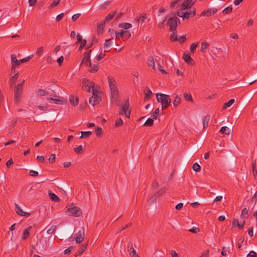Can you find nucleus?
<instances>
[{
	"label": "nucleus",
	"instance_id": "f257e3e1",
	"mask_svg": "<svg viewBox=\"0 0 257 257\" xmlns=\"http://www.w3.org/2000/svg\"><path fill=\"white\" fill-rule=\"evenodd\" d=\"M92 50H89L84 54V56L81 63V65L84 63L86 66H89L90 68L89 71L91 73H95L98 70L99 64L97 63L93 65L91 64L90 60V54Z\"/></svg>",
	"mask_w": 257,
	"mask_h": 257
},
{
	"label": "nucleus",
	"instance_id": "f03ea898",
	"mask_svg": "<svg viewBox=\"0 0 257 257\" xmlns=\"http://www.w3.org/2000/svg\"><path fill=\"white\" fill-rule=\"evenodd\" d=\"M156 98L159 102H161L163 109L167 108L170 105L171 100L168 95L163 93H157Z\"/></svg>",
	"mask_w": 257,
	"mask_h": 257
},
{
	"label": "nucleus",
	"instance_id": "7ed1b4c3",
	"mask_svg": "<svg viewBox=\"0 0 257 257\" xmlns=\"http://www.w3.org/2000/svg\"><path fill=\"white\" fill-rule=\"evenodd\" d=\"M33 55H30L26 58H24L22 59L18 60L17 57L15 54L11 55V61H12V70L15 69L17 67L21 64L28 62L30 59H31L33 57Z\"/></svg>",
	"mask_w": 257,
	"mask_h": 257
},
{
	"label": "nucleus",
	"instance_id": "20e7f679",
	"mask_svg": "<svg viewBox=\"0 0 257 257\" xmlns=\"http://www.w3.org/2000/svg\"><path fill=\"white\" fill-rule=\"evenodd\" d=\"M170 18L167 21V25L170 26V31H176L178 25H180V21L178 18L175 16Z\"/></svg>",
	"mask_w": 257,
	"mask_h": 257
},
{
	"label": "nucleus",
	"instance_id": "39448f33",
	"mask_svg": "<svg viewBox=\"0 0 257 257\" xmlns=\"http://www.w3.org/2000/svg\"><path fill=\"white\" fill-rule=\"evenodd\" d=\"M111 90V101L114 102H116L118 98V91L115 84H111L109 86Z\"/></svg>",
	"mask_w": 257,
	"mask_h": 257
},
{
	"label": "nucleus",
	"instance_id": "423d86ee",
	"mask_svg": "<svg viewBox=\"0 0 257 257\" xmlns=\"http://www.w3.org/2000/svg\"><path fill=\"white\" fill-rule=\"evenodd\" d=\"M67 213L69 215L74 216H80L82 214L81 209L76 206L68 208Z\"/></svg>",
	"mask_w": 257,
	"mask_h": 257
},
{
	"label": "nucleus",
	"instance_id": "0eeeda50",
	"mask_svg": "<svg viewBox=\"0 0 257 257\" xmlns=\"http://www.w3.org/2000/svg\"><path fill=\"white\" fill-rule=\"evenodd\" d=\"M84 229L83 227L81 228L77 233L74 234V238L76 242L77 243H81L84 240Z\"/></svg>",
	"mask_w": 257,
	"mask_h": 257
},
{
	"label": "nucleus",
	"instance_id": "6e6552de",
	"mask_svg": "<svg viewBox=\"0 0 257 257\" xmlns=\"http://www.w3.org/2000/svg\"><path fill=\"white\" fill-rule=\"evenodd\" d=\"M195 0H185L181 6V10L182 11L191 8V7L195 3Z\"/></svg>",
	"mask_w": 257,
	"mask_h": 257
},
{
	"label": "nucleus",
	"instance_id": "1a4fd4ad",
	"mask_svg": "<svg viewBox=\"0 0 257 257\" xmlns=\"http://www.w3.org/2000/svg\"><path fill=\"white\" fill-rule=\"evenodd\" d=\"M127 251L131 257H139V255L135 249L131 241H130L127 244Z\"/></svg>",
	"mask_w": 257,
	"mask_h": 257
},
{
	"label": "nucleus",
	"instance_id": "9d476101",
	"mask_svg": "<svg viewBox=\"0 0 257 257\" xmlns=\"http://www.w3.org/2000/svg\"><path fill=\"white\" fill-rule=\"evenodd\" d=\"M23 90L18 88H16L14 90V100L15 103H18L19 102L21 99Z\"/></svg>",
	"mask_w": 257,
	"mask_h": 257
},
{
	"label": "nucleus",
	"instance_id": "9b49d317",
	"mask_svg": "<svg viewBox=\"0 0 257 257\" xmlns=\"http://www.w3.org/2000/svg\"><path fill=\"white\" fill-rule=\"evenodd\" d=\"M93 84V82L88 79H84L83 84V87L84 90L90 92L91 89V86H92Z\"/></svg>",
	"mask_w": 257,
	"mask_h": 257
},
{
	"label": "nucleus",
	"instance_id": "f8f14e48",
	"mask_svg": "<svg viewBox=\"0 0 257 257\" xmlns=\"http://www.w3.org/2000/svg\"><path fill=\"white\" fill-rule=\"evenodd\" d=\"M217 12V9L215 8L209 9L207 10H204L202 12L200 16H207L210 17L212 15H214Z\"/></svg>",
	"mask_w": 257,
	"mask_h": 257
},
{
	"label": "nucleus",
	"instance_id": "ddd939ff",
	"mask_svg": "<svg viewBox=\"0 0 257 257\" xmlns=\"http://www.w3.org/2000/svg\"><path fill=\"white\" fill-rule=\"evenodd\" d=\"M196 15V9L195 8H192L190 10L189 12H185L184 15V20L185 19H189L190 18L194 17Z\"/></svg>",
	"mask_w": 257,
	"mask_h": 257
},
{
	"label": "nucleus",
	"instance_id": "4468645a",
	"mask_svg": "<svg viewBox=\"0 0 257 257\" xmlns=\"http://www.w3.org/2000/svg\"><path fill=\"white\" fill-rule=\"evenodd\" d=\"M183 59L186 63L190 65L193 66L195 64L193 59L190 57L188 53H184L183 56Z\"/></svg>",
	"mask_w": 257,
	"mask_h": 257
},
{
	"label": "nucleus",
	"instance_id": "2eb2a0df",
	"mask_svg": "<svg viewBox=\"0 0 257 257\" xmlns=\"http://www.w3.org/2000/svg\"><path fill=\"white\" fill-rule=\"evenodd\" d=\"M101 101V98L98 96V95H92L91 97L89 98V103L92 104L93 106L99 103Z\"/></svg>",
	"mask_w": 257,
	"mask_h": 257
},
{
	"label": "nucleus",
	"instance_id": "dca6fc26",
	"mask_svg": "<svg viewBox=\"0 0 257 257\" xmlns=\"http://www.w3.org/2000/svg\"><path fill=\"white\" fill-rule=\"evenodd\" d=\"M69 101L72 105L75 106L78 104L79 99L73 95H71L69 97Z\"/></svg>",
	"mask_w": 257,
	"mask_h": 257
},
{
	"label": "nucleus",
	"instance_id": "f3484780",
	"mask_svg": "<svg viewBox=\"0 0 257 257\" xmlns=\"http://www.w3.org/2000/svg\"><path fill=\"white\" fill-rule=\"evenodd\" d=\"M145 96L144 98V100L147 101L150 99L152 92V91L148 87H146L145 90Z\"/></svg>",
	"mask_w": 257,
	"mask_h": 257
},
{
	"label": "nucleus",
	"instance_id": "a211bd4d",
	"mask_svg": "<svg viewBox=\"0 0 257 257\" xmlns=\"http://www.w3.org/2000/svg\"><path fill=\"white\" fill-rule=\"evenodd\" d=\"M19 72H17L13 76H11L10 80V85L12 87L15 83L16 80L18 78Z\"/></svg>",
	"mask_w": 257,
	"mask_h": 257
},
{
	"label": "nucleus",
	"instance_id": "6ab92c4d",
	"mask_svg": "<svg viewBox=\"0 0 257 257\" xmlns=\"http://www.w3.org/2000/svg\"><path fill=\"white\" fill-rule=\"evenodd\" d=\"M106 22H105L104 21L102 22H101L100 24L97 25V31L98 34H101L102 33L103 30L105 27Z\"/></svg>",
	"mask_w": 257,
	"mask_h": 257
},
{
	"label": "nucleus",
	"instance_id": "aec40b11",
	"mask_svg": "<svg viewBox=\"0 0 257 257\" xmlns=\"http://www.w3.org/2000/svg\"><path fill=\"white\" fill-rule=\"evenodd\" d=\"M32 228V226H30L29 227H27V228H26L24 232H23V236H22V239L23 240H25L30 235V231L31 230Z\"/></svg>",
	"mask_w": 257,
	"mask_h": 257
},
{
	"label": "nucleus",
	"instance_id": "412c9836",
	"mask_svg": "<svg viewBox=\"0 0 257 257\" xmlns=\"http://www.w3.org/2000/svg\"><path fill=\"white\" fill-rule=\"evenodd\" d=\"M210 119V115H206L203 118V129H205L206 128L208 125L209 121Z\"/></svg>",
	"mask_w": 257,
	"mask_h": 257
},
{
	"label": "nucleus",
	"instance_id": "4be33fe9",
	"mask_svg": "<svg viewBox=\"0 0 257 257\" xmlns=\"http://www.w3.org/2000/svg\"><path fill=\"white\" fill-rule=\"evenodd\" d=\"M147 18V15L145 13H143L139 17H138L136 19V22L138 23L141 22L143 23L146 20Z\"/></svg>",
	"mask_w": 257,
	"mask_h": 257
},
{
	"label": "nucleus",
	"instance_id": "5701e85b",
	"mask_svg": "<svg viewBox=\"0 0 257 257\" xmlns=\"http://www.w3.org/2000/svg\"><path fill=\"white\" fill-rule=\"evenodd\" d=\"M117 13V11L111 12V13L108 14L105 18L104 21L105 22H108L110 21L114 17Z\"/></svg>",
	"mask_w": 257,
	"mask_h": 257
},
{
	"label": "nucleus",
	"instance_id": "b1692460",
	"mask_svg": "<svg viewBox=\"0 0 257 257\" xmlns=\"http://www.w3.org/2000/svg\"><path fill=\"white\" fill-rule=\"evenodd\" d=\"M129 106L130 105L128 99H127L125 101L124 104H123L122 106H121V110L124 113L125 112L129 109Z\"/></svg>",
	"mask_w": 257,
	"mask_h": 257
},
{
	"label": "nucleus",
	"instance_id": "393cba45",
	"mask_svg": "<svg viewBox=\"0 0 257 257\" xmlns=\"http://www.w3.org/2000/svg\"><path fill=\"white\" fill-rule=\"evenodd\" d=\"M148 65L152 67V68L155 70V62L153 57L150 56L148 59Z\"/></svg>",
	"mask_w": 257,
	"mask_h": 257
},
{
	"label": "nucleus",
	"instance_id": "a878e982",
	"mask_svg": "<svg viewBox=\"0 0 257 257\" xmlns=\"http://www.w3.org/2000/svg\"><path fill=\"white\" fill-rule=\"evenodd\" d=\"M124 30H121L119 32H115V36H116V40L120 41L119 37H121L122 40L123 41H124V39H123V35H124Z\"/></svg>",
	"mask_w": 257,
	"mask_h": 257
},
{
	"label": "nucleus",
	"instance_id": "bb28decb",
	"mask_svg": "<svg viewBox=\"0 0 257 257\" xmlns=\"http://www.w3.org/2000/svg\"><path fill=\"white\" fill-rule=\"evenodd\" d=\"M183 95L185 100L190 101L192 103L193 102V100L190 93L185 92L183 94Z\"/></svg>",
	"mask_w": 257,
	"mask_h": 257
},
{
	"label": "nucleus",
	"instance_id": "cd10ccee",
	"mask_svg": "<svg viewBox=\"0 0 257 257\" xmlns=\"http://www.w3.org/2000/svg\"><path fill=\"white\" fill-rule=\"evenodd\" d=\"M87 244H83L80 248V249H79V250H78L76 252V254H75V256H77L80 254H81L82 252H83L84 251V250H85V249L87 247Z\"/></svg>",
	"mask_w": 257,
	"mask_h": 257
},
{
	"label": "nucleus",
	"instance_id": "c85d7f7f",
	"mask_svg": "<svg viewBox=\"0 0 257 257\" xmlns=\"http://www.w3.org/2000/svg\"><path fill=\"white\" fill-rule=\"evenodd\" d=\"M219 132L221 133L222 134H225L227 135H229L230 134L229 129L227 126H222L220 128Z\"/></svg>",
	"mask_w": 257,
	"mask_h": 257
},
{
	"label": "nucleus",
	"instance_id": "c756f323",
	"mask_svg": "<svg viewBox=\"0 0 257 257\" xmlns=\"http://www.w3.org/2000/svg\"><path fill=\"white\" fill-rule=\"evenodd\" d=\"M132 24L127 23H122L119 24V27L124 29H128L132 27Z\"/></svg>",
	"mask_w": 257,
	"mask_h": 257
},
{
	"label": "nucleus",
	"instance_id": "7c9ffc66",
	"mask_svg": "<svg viewBox=\"0 0 257 257\" xmlns=\"http://www.w3.org/2000/svg\"><path fill=\"white\" fill-rule=\"evenodd\" d=\"M81 136L80 139L88 138L92 134L91 131L81 132Z\"/></svg>",
	"mask_w": 257,
	"mask_h": 257
},
{
	"label": "nucleus",
	"instance_id": "2f4dec72",
	"mask_svg": "<svg viewBox=\"0 0 257 257\" xmlns=\"http://www.w3.org/2000/svg\"><path fill=\"white\" fill-rule=\"evenodd\" d=\"M49 197L53 201L58 202L60 200L59 198L54 193H49Z\"/></svg>",
	"mask_w": 257,
	"mask_h": 257
},
{
	"label": "nucleus",
	"instance_id": "473e14b6",
	"mask_svg": "<svg viewBox=\"0 0 257 257\" xmlns=\"http://www.w3.org/2000/svg\"><path fill=\"white\" fill-rule=\"evenodd\" d=\"M170 40L172 41L175 42L178 41V36L175 31L172 32V33L170 35Z\"/></svg>",
	"mask_w": 257,
	"mask_h": 257
},
{
	"label": "nucleus",
	"instance_id": "72a5a7b5",
	"mask_svg": "<svg viewBox=\"0 0 257 257\" xmlns=\"http://www.w3.org/2000/svg\"><path fill=\"white\" fill-rule=\"evenodd\" d=\"M235 101L234 99H231L225 103L223 105V108L225 109L227 107H230Z\"/></svg>",
	"mask_w": 257,
	"mask_h": 257
},
{
	"label": "nucleus",
	"instance_id": "f704fd0d",
	"mask_svg": "<svg viewBox=\"0 0 257 257\" xmlns=\"http://www.w3.org/2000/svg\"><path fill=\"white\" fill-rule=\"evenodd\" d=\"M209 46V44L207 42H202L201 45L200 51L202 52H205L207 48Z\"/></svg>",
	"mask_w": 257,
	"mask_h": 257
},
{
	"label": "nucleus",
	"instance_id": "c9c22d12",
	"mask_svg": "<svg viewBox=\"0 0 257 257\" xmlns=\"http://www.w3.org/2000/svg\"><path fill=\"white\" fill-rule=\"evenodd\" d=\"M157 197H158L157 196V194H155L153 195L149 199V204L151 205L152 204L155 202Z\"/></svg>",
	"mask_w": 257,
	"mask_h": 257
},
{
	"label": "nucleus",
	"instance_id": "e433bc0d",
	"mask_svg": "<svg viewBox=\"0 0 257 257\" xmlns=\"http://www.w3.org/2000/svg\"><path fill=\"white\" fill-rule=\"evenodd\" d=\"M37 93L39 95L45 96L48 94V92L44 89H39L38 90Z\"/></svg>",
	"mask_w": 257,
	"mask_h": 257
},
{
	"label": "nucleus",
	"instance_id": "4c0bfd02",
	"mask_svg": "<svg viewBox=\"0 0 257 257\" xmlns=\"http://www.w3.org/2000/svg\"><path fill=\"white\" fill-rule=\"evenodd\" d=\"M181 102V98L178 96H176L175 97L173 105L175 107H177Z\"/></svg>",
	"mask_w": 257,
	"mask_h": 257
},
{
	"label": "nucleus",
	"instance_id": "58836bf2",
	"mask_svg": "<svg viewBox=\"0 0 257 257\" xmlns=\"http://www.w3.org/2000/svg\"><path fill=\"white\" fill-rule=\"evenodd\" d=\"M97 85L93 82V84L92 86H91L92 92L93 94L92 95H98V92L97 90Z\"/></svg>",
	"mask_w": 257,
	"mask_h": 257
},
{
	"label": "nucleus",
	"instance_id": "ea45409f",
	"mask_svg": "<svg viewBox=\"0 0 257 257\" xmlns=\"http://www.w3.org/2000/svg\"><path fill=\"white\" fill-rule=\"evenodd\" d=\"M154 120L152 118L148 119L145 122L144 125L146 126H151L153 125Z\"/></svg>",
	"mask_w": 257,
	"mask_h": 257
},
{
	"label": "nucleus",
	"instance_id": "a19ab883",
	"mask_svg": "<svg viewBox=\"0 0 257 257\" xmlns=\"http://www.w3.org/2000/svg\"><path fill=\"white\" fill-rule=\"evenodd\" d=\"M15 207H16V209H15V211L16 212V213L19 215H21L23 213V210L21 208V207L17 204V203H15Z\"/></svg>",
	"mask_w": 257,
	"mask_h": 257
},
{
	"label": "nucleus",
	"instance_id": "79ce46f5",
	"mask_svg": "<svg viewBox=\"0 0 257 257\" xmlns=\"http://www.w3.org/2000/svg\"><path fill=\"white\" fill-rule=\"evenodd\" d=\"M192 168L193 170L196 172H199L201 169L200 165L197 163H195L193 165Z\"/></svg>",
	"mask_w": 257,
	"mask_h": 257
},
{
	"label": "nucleus",
	"instance_id": "37998d69",
	"mask_svg": "<svg viewBox=\"0 0 257 257\" xmlns=\"http://www.w3.org/2000/svg\"><path fill=\"white\" fill-rule=\"evenodd\" d=\"M61 2V0H55L54 1L52 4L49 6V9H51L54 7L57 6Z\"/></svg>",
	"mask_w": 257,
	"mask_h": 257
},
{
	"label": "nucleus",
	"instance_id": "c03bdc74",
	"mask_svg": "<svg viewBox=\"0 0 257 257\" xmlns=\"http://www.w3.org/2000/svg\"><path fill=\"white\" fill-rule=\"evenodd\" d=\"M96 136L98 137H100L102 135V130L100 127L98 126L95 130Z\"/></svg>",
	"mask_w": 257,
	"mask_h": 257
},
{
	"label": "nucleus",
	"instance_id": "a18cd8bd",
	"mask_svg": "<svg viewBox=\"0 0 257 257\" xmlns=\"http://www.w3.org/2000/svg\"><path fill=\"white\" fill-rule=\"evenodd\" d=\"M74 151L77 154L82 153L84 151L83 147L82 146H79L78 147L74 149Z\"/></svg>",
	"mask_w": 257,
	"mask_h": 257
},
{
	"label": "nucleus",
	"instance_id": "49530a36",
	"mask_svg": "<svg viewBox=\"0 0 257 257\" xmlns=\"http://www.w3.org/2000/svg\"><path fill=\"white\" fill-rule=\"evenodd\" d=\"M131 36L132 35L129 31H124L123 39H124V41L130 38L131 37Z\"/></svg>",
	"mask_w": 257,
	"mask_h": 257
},
{
	"label": "nucleus",
	"instance_id": "de8ad7c7",
	"mask_svg": "<svg viewBox=\"0 0 257 257\" xmlns=\"http://www.w3.org/2000/svg\"><path fill=\"white\" fill-rule=\"evenodd\" d=\"M113 39V38L105 40V42L104 44L103 48L104 49L107 48L111 45L110 41Z\"/></svg>",
	"mask_w": 257,
	"mask_h": 257
},
{
	"label": "nucleus",
	"instance_id": "09e8293b",
	"mask_svg": "<svg viewBox=\"0 0 257 257\" xmlns=\"http://www.w3.org/2000/svg\"><path fill=\"white\" fill-rule=\"evenodd\" d=\"M232 7H228L225 8L223 10L222 13L224 15H227V14H228L232 12Z\"/></svg>",
	"mask_w": 257,
	"mask_h": 257
},
{
	"label": "nucleus",
	"instance_id": "8fccbe9b",
	"mask_svg": "<svg viewBox=\"0 0 257 257\" xmlns=\"http://www.w3.org/2000/svg\"><path fill=\"white\" fill-rule=\"evenodd\" d=\"M197 46H198V43H194L191 45L190 47V50L192 53H194V51L196 50Z\"/></svg>",
	"mask_w": 257,
	"mask_h": 257
},
{
	"label": "nucleus",
	"instance_id": "3c124183",
	"mask_svg": "<svg viewBox=\"0 0 257 257\" xmlns=\"http://www.w3.org/2000/svg\"><path fill=\"white\" fill-rule=\"evenodd\" d=\"M160 112V109L159 108L155 109V111L153 113L152 116L154 119H157L159 113Z\"/></svg>",
	"mask_w": 257,
	"mask_h": 257
},
{
	"label": "nucleus",
	"instance_id": "603ef678",
	"mask_svg": "<svg viewBox=\"0 0 257 257\" xmlns=\"http://www.w3.org/2000/svg\"><path fill=\"white\" fill-rule=\"evenodd\" d=\"M80 43V46H79V50H82L83 48H86V40L85 39H84L83 41Z\"/></svg>",
	"mask_w": 257,
	"mask_h": 257
},
{
	"label": "nucleus",
	"instance_id": "864d4df0",
	"mask_svg": "<svg viewBox=\"0 0 257 257\" xmlns=\"http://www.w3.org/2000/svg\"><path fill=\"white\" fill-rule=\"evenodd\" d=\"M123 121L121 118H119L116 121L115 123V127H119L122 125Z\"/></svg>",
	"mask_w": 257,
	"mask_h": 257
},
{
	"label": "nucleus",
	"instance_id": "5fc2aeb1",
	"mask_svg": "<svg viewBox=\"0 0 257 257\" xmlns=\"http://www.w3.org/2000/svg\"><path fill=\"white\" fill-rule=\"evenodd\" d=\"M108 81L109 83V86H110L111 84H115V80L112 77L108 76Z\"/></svg>",
	"mask_w": 257,
	"mask_h": 257
},
{
	"label": "nucleus",
	"instance_id": "6e6d98bb",
	"mask_svg": "<svg viewBox=\"0 0 257 257\" xmlns=\"http://www.w3.org/2000/svg\"><path fill=\"white\" fill-rule=\"evenodd\" d=\"M43 52V47H41L37 50L36 54L39 56H41Z\"/></svg>",
	"mask_w": 257,
	"mask_h": 257
},
{
	"label": "nucleus",
	"instance_id": "4d7b16f0",
	"mask_svg": "<svg viewBox=\"0 0 257 257\" xmlns=\"http://www.w3.org/2000/svg\"><path fill=\"white\" fill-rule=\"evenodd\" d=\"M55 158H56V155L55 154H53L51 155V156L49 159L50 163H51V164L53 163L55 160Z\"/></svg>",
	"mask_w": 257,
	"mask_h": 257
},
{
	"label": "nucleus",
	"instance_id": "13d9d810",
	"mask_svg": "<svg viewBox=\"0 0 257 257\" xmlns=\"http://www.w3.org/2000/svg\"><path fill=\"white\" fill-rule=\"evenodd\" d=\"M56 226H52L50 229H49L48 230H47V233L48 234H52L53 233H54V232L56 230Z\"/></svg>",
	"mask_w": 257,
	"mask_h": 257
},
{
	"label": "nucleus",
	"instance_id": "bf43d9fd",
	"mask_svg": "<svg viewBox=\"0 0 257 257\" xmlns=\"http://www.w3.org/2000/svg\"><path fill=\"white\" fill-rule=\"evenodd\" d=\"M165 192L166 190L164 188H161L156 193V194H157V196L159 197L160 196L163 195Z\"/></svg>",
	"mask_w": 257,
	"mask_h": 257
},
{
	"label": "nucleus",
	"instance_id": "052dcab7",
	"mask_svg": "<svg viewBox=\"0 0 257 257\" xmlns=\"http://www.w3.org/2000/svg\"><path fill=\"white\" fill-rule=\"evenodd\" d=\"M49 100L54 101V102L56 104L59 103V104H63V100H60V99H54L53 98H51L49 99Z\"/></svg>",
	"mask_w": 257,
	"mask_h": 257
},
{
	"label": "nucleus",
	"instance_id": "680f3d73",
	"mask_svg": "<svg viewBox=\"0 0 257 257\" xmlns=\"http://www.w3.org/2000/svg\"><path fill=\"white\" fill-rule=\"evenodd\" d=\"M247 213H248V210L246 208H244L241 211V216L242 217H245V215H247Z\"/></svg>",
	"mask_w": 257,
	"mask_h": 257
},
{
	"label": "nucleus",
	"instance_id": "e2e57ef3",
	"mask_svg": "<svg viewBox=\"0 0 257 257\" xmlns=\"http://www.w3.org/2000/svg\"><path fill=\"white\" fill-rule=\"evenodd\" d=\"M199 228L198 227H193L191 229L188 230L189 231L191 232L194 233H197L199 231Z\"/></svg>",
	"mask_w": 257,
	"mask_h": 257
},
{
	"label": "nucleus",
	"instance_id": "0e129e2a",
	"mask_svg": "<svg viewBox=\"0 0 257 257\" xmlns=\"http://www.w3.org/2000/svg\"><path fill=\"white\" fill-rule=\"evenodd\" d=\"M105 55L104 53H100V54L96 57L97 61H100L105 56Z\"/></svg>",
	"mask_w": 257,
	"mask_h": 257
},
{
	"label": "nucleus",
	"instance_id": "69168bd1",
	"mask_svg": "<svg viewBox=\"0 0 257 257\" xmlns=\"http://www.w3.org/2000/svg\"><path fill=\"white\" fill-rule=\"evenodd\" d=\"M29 174L31 176L36 177L38 175V172L36 171L30 170V172H29Z\"/></svg>",
	"mask_w": 257,
	"mask_h": 257
},
{
	"label": "nucleus",
	"instance_id": "338daca9",
	"mask_svg": "<svg viewBox=\"0 0 257 257\" xmlns=\"http://www.w3.org/2000/svg\"><path fill=\"white\" fill-rule=\"evenodd\" d=\"M256 256H257V254L254 251H250L247 255V257H256Z\"/></svg>",
	"mask_w": 257,
	"mask_h": 257
},
{
	"label": "nucleus",
	"instance_id": "774afa93",
	"mask_svg": "<svg viewBox=\"0 0 257 257\" xmlns=\"http://www.w3.org/2000/svg\"><path fill=\"white\" fill-rule=\"evenodd\" d=\"M77 40L76 43H80L82 42L84 39H82V36L80 34H78L77 35Z\"/></svg>",
	"mask_w": 257,
	"mask_h": 257
}]
</instances>
